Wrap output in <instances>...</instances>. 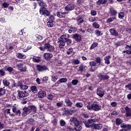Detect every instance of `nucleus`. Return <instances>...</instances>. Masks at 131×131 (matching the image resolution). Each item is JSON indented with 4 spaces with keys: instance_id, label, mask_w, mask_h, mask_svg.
Wrapping results in <instances>:
<instances>
[{
    "instance_id": "1",
    "label": "nucleus",
    "mask_w": 131,
    "mask_h": 131,
    "mask_svg": "<svg viewBox=\"0 0 131 131\" xmlns=\"http://www.w3.org/2000/svg\"><path fill=\"white\" fill-rule=\"evenodd\" d=\"M71 124H72L76 131H80L82 129V126H81V122L79 121L76 117H72L70 119Z\"/></svg>"
},
{
    "instance_id": "2",
    "label": "nucleus",
    "mask_w": 131,
    "mask_h": 131,
    "mask_svg": "<svg viewBox=\"0 0 131 131\" xmlns=\"http://www.w3.org/2000/svg\"><path fill=\"white\" fill-rule=\"evenodd\" d=\"M58 42H64L68 46H71L72 40L70 39V35L68 34H63L58 39Z\"/></svg>"
},
{
    "instance_id": "3",
    "label": "nucleus",
    "mask_w": 131,
    "mask_h": 131,
    "mask_svg": "<svg viewBox=\"0 0 131 131\" xmlns=\"http://www.w3.org/2000/svg\"><path fill=\"white\" fill-rule=\"evenodd\" d=\"M36 112V107L34 105H29L28 107L25 106L23 108V116H27L30 113Z\"/></svg>"
},
{
    "instance_id": "4",
    "label": "nucleus",
    "mask_w": 131,
    "mask_h": 131,
    "mask_svg": "<svg viewBox=\"0 0 131 131\" xmlns=\"http://www.w3.org/2000/svg\"><path fill=\"white\" fill-rule=\"evenodd\" d=\"M86 107L88 110H93L94 111H100L102 106L98 102H93L92 104L90 105V102L88 103Z\"/></svg>"
},
{
    "instance_id": "5",
    "label": "nucleus",
    "mask_w": 131,
    "mask_h": 131,
    "mask_svg": "<svg viewBox=\"0 0 131 131\" xmlns=\"http://www.w3.org/2000/svg\"><path fill=\"white\" fill-rule=\"evenodd\" d=\"M37 71L39 72H44V71H49L50 70L48 68V66L41 65V64H37L36 66Z\"/></svg>"
},
{
    "instance_id": "6",
    "label": "nucleus",
    "mask_w": 131,
    "mask_h": 131,
    "mask_svg": "<svg viewBox=\"0 0 131 131\" xmlns=\"http://www.w3.org/2000/svg\"><path fill=\"white\" fill-rule=\"evenodd\" d=\"M98 122V119H90L88 121H84L83 123L85 124L86 127H91L94 122Z\"/></svg>"
},
{
    "instance_id": "7",
    "label": "nucleus",
    "mask_w": 131,
    "mask_h": 131,
    "mask_svg": "<svg viewBox=\"0 0 131 131\" xmlns=\"http://www.w3.org/2000/svg\"><path fill=\"white\" fill-rule=\"evenodd\" d=\"M67 15V12H65V9H60V10L57 11L56 16L58 18H66Z\"/></svg>"
},
{
    "instance_id": "8",
    "label": "nucleus",
    "mask_w": 131,
    "mask_h": 131,
    "mask_svg": "<svg viewBox=\"0 0 131 131\" xmlns=\"http://www.w3.org/2000/svg\"><path fill=\"white\" fill-rule=\"evenodd\" d=\"M45 50L47 52H53L55 51V47L51 45L50 42H47L45 43Z\"/></svg>"
},
{
    "instance_id": "9",
    "label": "nucleus",
    "mask_w": 131,
    "mask_h": 131,
    "mask_svg": "<svg viewBox=\"0 0 131 131\" xmlns=\"http://www.w3.org/2000/svg\"><path fill=\"white\" fill-rule=\"evenodd\" d=\"M17 98L18 99H22V98H24V97H27L29 96L28 92H27L26 91H17Z\"/></svg>"
},
{
    "instance_id": "10",
    "label": "nucleus",
    "mask_w": 131,
    "mask_h": 131,
    "mask_svg": "<svg viewBox=\"0 0 131 131\" xmlns=\"http://www.w3.org/2000/svg\"><path fill=\"white\" fill-rule=\"evenodd\" d=\"M39 13L40 15H43L44 16H50L51 12L46 7H41L39 10Z\"/></svg>"
},
{
    "instance_id": "11",
    "label": "nucleus",
    "mask_w": 131,
    "mask_h": 131,
    "mask_svg": "<svg viewBox=\"0 0 131 131\" xmlns=\"http://www.w3.org/2000/svg\"><path fill=\"white\" fill-rule=\"evenodd\" d=\"M63 115H72L75 111L73 110H69L68 108L64 107L62 108Z\"/></svg>"
},
{
    "instance_id": "12",
    "label": "nucleus",
    "mask_w": 131,
    "mask_h": 131,
    "mask_svg": "<svg viewBox=\"0 0 131 131\" xmlns=\"http://www.w3.org/2000/svg\"><path fill=\"white\" fill-rule=\"evenodd\" d=\"M16 67L18 68V70H19L21 72H26L27 68L26 66L24 65V63H20L16 65Z\"/></svg>"
},
{
    "instance_id": "13",
    "label": "nucleus",
    "mask_w": 131,
    "mask_h": 131,
    "mask_svg": "<svg viewBox=\"0 0 131 131\" xmlns=\"http://www.w3.org/2000/svg\"><path fill=\"white\" fill-rule=\"evenodd\" d=\"M72 38L77 41V42H80L82 40V38L81 37V35L77 33L73 34Z\"/></svg>"
},
{
    "instance_id": "14",
    "label": "nucleus",
    "mask_w": 131,
    "mask_h": 131,
    "mask_svg": "<svg viewBox=\"0 0 131 131\" xmlns=\"http://www.w3.org/2000/svg\"><path fill=\"white\" fill-rule=\"evenodd\" d=\"M98 77L100 79V81H102V80H108L109 78H110V77H109L107 75H103L102 74H99L98 75Z\"/></svg>"
},
{
    "instance_id": "15",
    "label": "nucleus",
    "mask_w": 131,
    "mask_h": 131,
    "mask_svg": "<svg viewBox=\"0 0 131 131\" xmlns=\"http://www.w3.org/2000/svg\"><path fill=\"white\" fill-rule=\"evenodd\" d=\"M109 14L113 17H116L117 16V10H115L114 7H111L109 9Z\"/></svg>"
},
{
    "instance_id": "16",
    "label": "nucleus",
    "mask_w": 131,
    "mask_h": 131,
    "mask_svg": "<svg viewBox=\"0 0 131 131\" xmlns=\"http://www.w3.org/2000/svg\"><path fill=\"white\" fill-rule=\"evenodd\" d=\"M97 95L99 96L100 98H102L105 95V91L102 88H99L97 89Z\"/></svg>"
},
{
    "instance_id": "17",
    "label": "nucleus",
    "mask_w": 131,
    "mask_h": 131,
    "mask_svg": "<svg viewBox=\"0 0 131 131\" xmlns=\"http://www.w3.org/2000/svg\"><path fill=\"white\" fill-rule=\"evenodd\" d=\"M53 56V54L50 53L49 52H46L44 53L43 55L45 60H47L48 61H49V60H51Z\"/></svg>"
},
{
    "instance_id": "18",
    "label": "nucleus",
    "mask_w": 131,
    "mask_h": 131,
    "mask_svg": "<svg viewBox=\"0 0 131 131\" xmlns=\"http://www.w3.org/2000/svg\"><path fill=\"white\" fill-rule=\"evenodd\" d=\"M120 127H121V128H125V129L127 130H130L131 125L129 124H126L125 123H122L120 125Z\"/></svg>"
},
{
    "instance_id": "19",
    "label": "nucleus",
    "mask_w": 131,
    "mask_h": 131,
    "mask_svg": "<svg viewBox=\"0 0 131 131\" xmlns=\"http://www.w3.org/2000/svg\"><path fill=\"white\" fill-rule=\"evenodd\" d=\"M75 7H74V5L73 4H68L67 6L64 8L65 11H73V10H74V8Z\"/></svg>"
},
{
    "instance_id": "20",
    "label": "nucleus",
    "mask_w": 131,
    "mask_h": 131,
    "mask_svg": "<svg viewBox=\"0 0 131 131\" xmlns=\"http://www.w3.org/2000/svg\"><path fill=\"white\" fill-rule=\"evenodd\" d=\"M64 103H66L67 107H70V108H71V107H72V105L73 104V103L71 102V100H70L69 98H67L65 99Z\"/></svg>"
},
{
    "instance_id": "21",
    "label": "nucleus",
    "mask_w": 131,
    "mask_h": 131,
    "mask_svg": "<svg viewBox=\"0 0 131 131\" xmlns=\"http://www.w3.org/2000/svg\"><path fill=\"white\" fill-rule=\"evenodd\" d=\"M47 96V92L45 91H40L38 93V98H40L42 99V98H45Z\"/></svg>"
},
{
    "instance_id": "22",
    "label": "nucleus",
    "mask_w": 131,
    "mask_h": 131,
    "mask_svg": "<svg viewBox=\"0 0 131 131\" xmlns=\"http://www.w3.org/2000/svg\"><path fill=\"white\" fill-rule=\"evenodd\" d=\"M110 32L111 35H113L114 36H118L119 35L118 32H117L114 28L110 29Z\"/></svg>"
},
{
    "instance_id": "23",
    "label": "nucleus",
    "mask_w": 131,
    "mask_h": 131,
    "mask_svg": "<svg viewBox=\"0 0 131 131\" xmlns=\"http://www.w3.org/2000/svg\"><path fill=\"white\" fill-rule=\"evenodd\" d=\"M125 110L126 111V117H131V108L128 106H126L125 107Z\"/></svg>"
},
{
    "instance_id": "24",
    "label": "nucleus",
    "mask_w": 131,
    "mask_h": 131,
    "mask_svg": "<svg viewBox=\"0 0 131 131\" xmlns=\"http://www.w3.org/2000/svg\"><path fill=\"white\" fill-rule=\"evenodd\" d=\"M64 131H74L75 129H74V128L72 127L71 125H66L64 127V128L63 129Z\"/></svg>"
},
{
    "instance_id": "25",
    "label": "nucleus",
    "mask_w": 131,
    "mask_h": 131,
    "mask_svg": "<svg viewBox=\"0 0 131 131\" xmlns=\"http://www.w3.org/2000/svg\"><path fill=\"white\" fill-rule=\"evenodd\" d=\"M94 127L95 129L100 130L102 129V127H103V124H94Z\"/></svg>"
},
{
    "instance_id": "26",
    "label": "nucleus",
    "mask_w": 131,
    "mask_h": 131,
    "mask_svg": "<svg viewBox=\"0 0 131 131\" xmlns=\"http://www.w3.org/2000/svg\"><path fill=\"white\" fill-rule=\"evenodd\" d=\"M67 78H61L57 81V83L60 84V83L67 82Z\"/></svg>"
},
{
    "instance_id": "27",
    "label": "nucleus",
    "mask_w": 131,
    "mask_h": 131,
    "mask_svg": "<svg viewBox=\"0 0 131 131\" xmlns=\"http://www.w3.org/2000/svg\"><path fill=\"white\" fill-rule=\"evenodd\" d=\"M110 59H111V56L109 55H107L105 57H104V60L105 61V64L109 65V64H110Z\"/></svg>"
},
{
    "instance_id": "28",
    "label": "nucleus",
    "mask_w": 131,
    "mask_h": 131,
    "mask_svg": "<svg viewBox=\"0 0 131 131\" xmlns=\"http://www.w3.org/2000/svg\"><path fill=\"white\" fill-rule=\"evenodd\" d=\"M86 66H85L83 64H81L79 67V69H78V71H80V72H82L83 71H85V68Z\"/></svg>"
},
{
    "instance_id": "29",
    "label": "nucleus",
    "mask_w": 131,
    "mask_h": 131,
    "mask_svg": "<svg viewBox=\"0 0 131 131\" xmlns=\"http://www.w3.org/2000/svg\"><path fill=\"white\" fill-rule=\"evenodd\" d=\"M107 3V0H98L96 2V4L98 6H101V5H105Z\"/></svg>"
},
{
    "instance_id": "30",
    "label": "nucleus",
    "mask_w": 131,
    "mask_h": 131,
    "mask_svg": "<svg viewBox=\"0 0 131 131\" xmlns=\"http://www.w3.org/2000/svg\"><path fill=\"white\" fill-rule=\"evenodd\" d=\"M51 80L53 82H56L58 80V77L56 75V74H53L51 75Z\"/></svg>"
},
{
    "instance_id": "31",
    "label": "nucleus",
    "mask_w": 131,
    "mask_h": 131,
    "mask_svg": "<svg viewBox=\"0 0 131 131\" xmlns=\"http://www.w3.org/2000/svg\"><path fill=\"white\" fill-rule=\"evenodd\" d=\"M16 57L18 59H26V55L18 53L16 54Z\"/></svg>"
},
{
    "instance_id": "32",
    "label": "nucleus",
    "mask_w": 131,
    "mask_h": 131,
    "mask_svg": "<svg viewBox=\"0 0 131 131\" xmlns=\"http://www.w3.org/2000/svg\"><path fill=\"white\" fill-rule=\"evenodd\" d=\"M38 4L40 7H42V8H47V4H46L43 0L39 1Z\"/></svg>"
},
{
    "instance_id": "33",
    "label": "nucleus",
    "mask_w": 131,
    "mask_h": 131,
    "mask_svg": "<svg viewBox=\"0 0 131 131\" xmlns=\"http://www.w3.org/2000/svg\"><path fill=\"white\" fill-rule=\"evenodd\" d=\"M122 122H123L122 119L119 118H117L116 119L115 123L116 125H118V126L120 125Z\"/></svg>"
},
{
    "instance_id": "34",
    "label": "nucleus",
    "mask_w": 131,
    "mask_h": 131,
    "mask_svg": "<svg viewBox=\"0 0 131 131\" xmlns=\"http://www.w3.org/2000/svg\"><path fill=\"white\" fill-rule=\"evenodd\" d=\"M35 37L36 41H39V40H42V39H43V37L41 35L37 34L35 35Z\"/></svg>"
},
{
    "instance_id": "35",
    "label": "nucleus",
    "mask_w": 131,
    "mask_h": 131,
    "mask_svg": "<svg viewBox=\"0 0 131 131\" xmlns=\"http://www.w3.org/2000/svg\"><path fill=\"white\" fill-rule=\"evenodd\" d=\"M117 18L115 16H113L112 17H110L106 19V23H111L113 22L114 20H116Z\"/></svg>"
},
{
    "instance_id": "36",
    "label": "nucleus",
    "mask_w": 131,
    "mask_h": 131,
    "mask_svg": "<svg viewBox=\"0 0 131 131\" xmlns=\"http://www.w3.org/2000/svg\"><path fill=\"white\" fill-rule=\"evenodd\" d=\"M75 106L77 108H79V109H80L81 108H82V107H83V103L82 102H77L75 104Z\"/></svg>"
},
{
    "instance_id": "37",
    "label": "nucleus",
    "mask_w": 131,
    "mask_h": 131,
    "mask_svg": "<svg viewBox=\"0 0 131 131\" xmlns=\"http://www.w3.org/2000/svg\"><path fill=\"white\" fill-rule=\"evenodd\" d=\"M95 34H96L97 37L102 36V35H103V33L99 30H96L95 31Z\"/></svg>"
},
{
    "instance_id": "38",
    "label": "nucleus",
    "mask_w": 131,
    "mask_h": 131,
    "mask_svg": "<svg viewBox=\"0 0 131 131\" xmlns=\"http://www.w3.org/2000/svg\"><path fill=\"white\" fill-rule=\"evenodd\" d=\"M98 43L97 42H93L90 48V50H94V49H95V48H97V47H98Z\"/></svg>"
},
{
    "instance_id": "39",
    "label": "nucleus",
    "mask_w": 131,
    "mask_h": 131,
    "mask_svg": "<svg viewBox=\"0 0 131 131\" xmlns=\"http://www.w3.org/2000/svg\"><path fill=\"white\" fill-rule=\"evenodd\" d=\"M95 61L97 66H99L100 64H101V62H102L101 57H96Z\"/></svg>"
},
{
    "instance_id": "40",
    "label": "nucleus",
    "mask_w": 131,
    "mask_h": 131,
    "mask_svg": "<svg viewBox=\"0 0 131 131\" xmlns=\"http://www.w3.org/2000/svg\"><path fill=\"white\" fill-rule=\"evenodd\" d=\"M30 90L32 92V93L35 94V93L37 92V87H36V86L35 85L31 86L30 88Z\"/></svg>"
},
{
    "instance_id": "41",
    "label": "nucleus",
    "mask_w": 131,
    "mask_h": 131,
    "mask_svg": "<svg viewBox=\"0 0 131 131\" xmlns=\"http://www.w3.org/2000/svg\"><path fill=\"white\" fill-rule=\"evenodd\" d=\"M33 61L35 63H39V61H40V57L34 56L33 58Z\"/></svg>"
},
{
    "instance_id": "42",
    "label": "nucleus",
    "mask_w": 131,
    "mask_h": 131,
    "mask_svg": "<svg viewBox=\"0 0 131 131\" xmlns=\"http://www.w3.org/2000/svg\"><path fill=\"white\" fill-rule=\"evenodd\" d=\"M54 98H55V95H53L52 93H50L47 95V98L50 101H53V100H54Z\"/></svg>"
},
{
    "instance_id": "43",
    "label": "nucleus",
    "mask_w": 131,
    "mask_h": 131,
    "mask_svg": "<svg viewBox=\"0 0 131 131\" xmlns=\"http://www.w3.org/2000/svg\"><path fill=\"white\" fill-rule=\"evenodd\" d=\"M5 95H6V89L2 88H0V97Z\"/></svg>"
},
{
    "instance_id": "44",
    "label": "nucleus",
    "mask_w": 131,
    "mask_h": 131,
    "mask_svg": "<svg viewBox=\"0 0 131 131\" xmlns=\"http://www.w3.org/2000/svg\"><path fill=\"white\" fill-rule=\"evenodd\" d=\"M3 82L4 86H9L10 85V82L7 79H4Z\"/></svg>"
},
{
    "instance_id": "45",
    "label": "nucleus",
    "mask_w": 131,
    "mask_h": 131,
    "mask_svg": "<svg viewBox=\"0 0 131 131\" xmlns=\"http://www.w3.org/2000/svg\"><path fill=\"white\" fill-rule=\"evenodd\" d=\"M92 26L94 27V28H95L96 29H98L100 28V25L97 22L93 23L92 24Z\"/></svg>"
},
{
    "instance_id": "46",
    "label": "nucleus",
    "mask_w": 131,
    "mask_h": 131,
    "mask_svg": "<svg viewBox=\"0 0 131 131\" xmlns=\"http://www.w3.org/2000/svg\"><path fill=\"white\" fill-rule=\"evenodd\" d=\"M59 124L61 126H66V122L64 120L61 119L59 121Z\"/></svg>"
},
{
    "instance_id": "47",
    "label": "nucleus",
    "mask_w": 131,
    "mask_h": 131,
    "mask_svg": "<svg viewBox=\"0 0 131 131\" xmlns=\"http://www.w3.org/2000/svg\"><path fill=\"white\" fill-rule=\"evenodd\" d=\"M98 19V17H91L89 18V20L90 22H96L97 19Z\"/></svg>"
},
{
    "instance_id": "48",
    "label": "nucleus",
    "mask_w": 131,
    "mask_h": 131,
    "mask_svg": "<svg viewBox=\"0 0 131 131\" xmlns=\"http://www.w3.org/2000/svg\"><path fill=\"white\" fill-rule=\"evenodd\" d=\"M124 17V12H121L118 13L119 19H123Z\"/></svg>"
},
{
    "instance_id": "49",
    "label": "nucleus",
    "mask_w": 131,
    "mask_h": 131,
    "mask_svg": "<svg viewBox=\"0 0 131 131\" xmlns=\"http://www.w3.org/2000/svg\"><path fill=\"white\" fill-rule=\"evenodd\" d=\"M5 75H6V72L5 71V69H0V76H5Z\"/></svg>"
},
{
    "instance_id": "50",
    "label": "nucleus",
    "mask_w": 131,
    "mask_h": 131,
    "mask_svg": "<svg viewBox=\"0 0 131 131\" xmlns=\"http://www.w3.org/2000/svg\"><path fill=\"white\" fill-rule=\"evenodd\" d=\"M7 114H9L10 115V116H11V117H15V115H14V114H11V109L8 108L7 109L6 111Z\"/></svg>"
},
{
    "instance_id": "51",
    "label": "nucleus",
    "mask_w": 131,
    "mask_h": 131,
    "mask_svg": "<svg viewBox=\"0 0 131 131\" xmlns=\"http://www.w3.org/2000/svg\"><path fill=\"white\" fill-rule=\"evenodd\" d=\"M125 53L127 55H131V48H129V50H127L123 51L122 52V54H124Z\"/></svg>"
},
{
    "instance_id": "52",
    "label": "nucleus",
    "mask_w": 131,
    "mask_h": 131,
    "mask_svg": "<svg viewBox=\"0 0 131 131\" xmlns=\"http://www.w3.org/2000/svg\"><path fill=\"white\" fill-rule=\"evenodd\" d=\"M47 26H48L50 28L53 27V26H54V21L48 20V22L47 23Z\"/></svg>"
},
{
    "instance_id": "53",
    "label": "nucleus",
    "mask_w": 131,
    "mask_h": 131,
    "mask_svg": "<svg viewBox=\"0 0 131 131\" xmlns=\"http://www.w3.org/2000/svg\"><path fill=\"white\" fill-rule=\"evenodd\" d=\"M60 43L59 44V49H64V47H65V45L66 43H64V42H58Z\"/></svg>"
},
{
    "instance_id": "54",
    "label": "nucleus",
    "mask_w": 131,
    "mask_h": 131,
    "mask_svg": "<svg viewBox=\"0 0 131 131\" xmlns=\"http://www.w3.org/2000/svg\"><path fill=\"white\" fill-rule=\"evenodd\" d=\"M73 52V48L72 47L70 48L67 51V55H71Z\"/></svg>"
},
{
    "instance_id": "55",
    "label": "nucleus",
    "mask_w": 131,
    "mask_h": 131,
    "mask_svg": "<svg viewBox=\"0 0 131 131\" xmlns=\"http://www.w3.org/2000/svg\"><path fill=\"white\" fill-rule=\"evenodd\" d=\"M42 81H43V82L48 83V82L49 81V77H48V76L43 77L42 78Z\"/></svg>"
},
{
    "instance_id": "56",
    "label": "nucleus",
    "mask_w": 131,
    "mask_h": 131,
    "mask_svg": "<svg viewBox=\"0 0 131 131\" xmlns=\"http://www.w3.org/2000/svg\"><path fill=\"white\" fill-rule=\"evenodd\" d=\"M2 6L3 8H8V7L10 6V4H9L8 2H4L2 3Z\"/></svg>"
},
{
    "instance_id": "57",
    "label": "nucleus",
    "mask_w": 131,
    "mask_h": 131,
    "mask_svg": "<svg viewBox=\"0 0 131 131\" xmlns=\"http://www.w3.org/2000/svg\"><path fill=\"white\" fill-rule=\"evenodd\" d=\"M89 65H90V66L92 67H93V66L94 67H95V66H97V64L96 63V61H90L89 62Z\"/></svg>"
},
{
    "instance_id": "58",
    "label": "nucleus",
    "mask_w": 131,
    "mask_h": 131,
    "mask_svg": "<svg viewBox=\"0 0 131 131\" xmlns=\"http://www.w3.org/2000/svg\"><path fill=\"white\" fill-rule=\"evenodd\" d=\"M77 83H78V80L77 79L72 80V84H73V85H77Z\"/></svg>"
},
{
    "instance_id": "59",
    "label": "nucleus",
    "mask_w": 131,
    "mask_h": 131,
    "mask_svg": "<svg viewBox=\"0 0 131 131\" xmlns=\"http://www.w3.org/2000/svg\"><path fill=\"white\" fill-rule=\"evenodd\" d=\"M54 20H55V16L54 15H50L49 17L48 21L54 22Z\"/></svg>"
},
{
    "instance_id": "60",
    "label": "nucleus",
    "mask_w": 131,
    "mask_h": 131,
    "mask_svg": "<svg viewBox=\"0 0 131 131\" xmlns=\"http://www.w3.org/2000/svg\"><path fill=\"white\" fill-rule=\"evenodd\" d=\"M73 63L75 64V65H78L80 63V61L78 59H74L73 60Z\"/></svg>"
},
{
    "instance_id": "61",
    "label": "nucleus",
    "mask_w": 131,
    "mask_h": 131,
    "mask_svg": "<svg viewBox=\"0 0 131 131\" xmlns=\"http://www.w3.org/2000/svg\"><path fill=\"white\" fill-rule=\"evenodd\" d=\"M83 22H84V20H83V19H82L81 20H78L77 21V24L78 26H81Z\"/></svg>"
},
{
    "instance_id": "62",
    "label": "nucleus",
    "mask_w": 131,
    "mask_h": 131,
    "mask_svg": "<svg viewBox=\"0 0 131 131\" xmlns=\"http://www.w3.org/2000/svg\"><path fill=\"white\" fill-rule=\"evenodd\" d=\"M87 32H89V33H90L91 34H93L94 33V29L91 28V29H87L85 30Z\"/></svg>"
},
{
    "instance_id": "63",
    "label": "nucleus",
    "mask_w": 131,
    "mask_h": 131,
    "mask_svg": "<svg viewBox=\"0 0 131 131\" xmlns=\"http://www.w3.org/2000/svg\"><path fill=\"white\" fill-rule=\"evenodd\" d=\"M20 90H27V89H28V86L26 85H24V84H22V85L21 86V87L19 88Z\"/></svg>"
},
{
    "instance_id": "64",
    "label": "nucleus",
    "mask_w": 131,
    "mask_h": 131,
    "mask_svg": "<svg viewBox=\"0 0 131 131\" xmlns=\"http://www.w3.org/2000/svg\"><path fill=\"white\" fill-rule=\"evenodd\" d=\"M91 16H96L97 15V11L95 10H91L90 13Z\"/></svg>"
}]
</instances>
